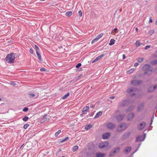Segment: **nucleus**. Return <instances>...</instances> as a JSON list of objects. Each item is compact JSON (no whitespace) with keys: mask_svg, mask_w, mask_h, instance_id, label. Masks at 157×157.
I'll list each match as a JSON object with an SVG mask.
<instances>
[{"mask_svg":"<svg viewBox=\"0 0 157 157\" xmlns=\"http://www.w3.org/2000/svg\"><path fill=\"white\" fill-rule=\"evenodd\" d=\"M15 59L14 54L13 53L8 54L6 57V61L9 63H12Z\"/></svg>","mask_w":157,"mask_h":157,"instance_id":"1","label":"nucleus"},{"mask_svg":"<svg viewBox=\"0 0 157 157\" xmlns=\"http://www.w3.org/2000/svg\"><path fill=\"white\" fill-rule=\"evenodd\" d=\"M127 128L126 125L124 123L120 124L117 128V130L120 132L124 130Z\"/></svg>","mask_w":157,"mask_h":157,"instance_id":"2","label":"nucleus"},{"mask_svg":"<svg viewBox=\"0 0 157 157\" xmlns=\"http://www.w3.org/2000/svg\"><path fill=\"white\" fill-rule=\"evenodd\" d=\"M143 69L144 71H146L145 74L148 73L149 72H152V69L151 68L150 66L147 64L144 65L143 67Z\"/></svg>","mask_w":157,"mask_h":157,"instance_id":"3","label":"nucleus"},{"mask_svg":"<svg viewBox=\"0 0 157 157\" xmlns=\"http://www.w3.org/2000/svg\"><path fill=\"white\" fill-rule=\"evenodd\" d=\"M105 124L108 128L110 129H113L116 127V125L111 122H107Z\"/></svg>","mask_w":157,"mask_h":157,"instance_id":"4","label":"nucleus"},{"mask_svg":"<svg viewBox=\"0 0 157 157\" xmlns=\"http://www.w3.org/2000/svg\"><path fill=\"white\" fill-rule=\"evenodd\" d=\"M131 132H127L124 133L122 136L121 138V140H124L127 139L130 135Z\"/></svg>","mask_w":157,"mask_h":157,"instance_id":"5","label":"nucleus"},{"mask_svg":"<svg viewBox=\"0 0 157 157\" xmlns=\"http://www.w3.org/2000/svg\"><path fill=\"white\" fill-rule=\"evenodd\" d=\"M142 83L141 81L140 80H133L131 82V84L134 86H138L140 85Z\"/></svg>","mask_w":157,"mask_h":157,"instance_id":"6","label":"nucleus"},{"mask_svg":"<svg viewBox=\"0 0 157 157\" xmlns=\"http://www.w3.org/2000/svg\"><path fill=\"white\" fill-rule=\"evenodd\" d=\"M108 143L106 141L100 143L99 146V147L100 148H103L107 147L108 145Z\"/></svg>","mask_w":157,"mask_h":157,"instance_id":"7","label":"nucleus"},{"mask_svg":"<svg viewBox=\"0 0 157 157\" xmlns=\"http://www.w3.org/2000/svg\"><path fill=\"white\" fill-rule=\"evenodd\" d=\"M119 147H117L114 149L110 153V156H112L114 155V154L117 152H118L120 150Z\"/></svg>","mask_w":157,"mask_h":157,"instance_id":"8","label":"nucleus"},{"mask_svg":"<svg viewBox=\"0 0 157 157\" xmlns=\"http://www.w3.org/2000/svg\"><path fill=\"white\" fill-rule=\"evenodd\" d=\"M146 123L144 122H142L138 126V129L139 130L143 129L145 127Z\"/></svg>","mask_w":157,"mask_h":157,"instance_id":"9","label":"nucleus"},{"mask_svg":"<svg viewBox=\"0 0 157 157\" xmlns=\"http://www.w3.org/2000/svg\"><path fill=\"white\" fill-rule=\"evenodd\" d=\"M110 135V134L109 132H107L103 134L102 135V138L104 139H108Z\"/></svg>","mask_w":157,"mask_h":157,"instance_id":"10","label":"nucleus"},{"mask_svg":"<svg viewBox=\"0 0 157 157\" xmlns=\"http://www.w3.org/2000/svg\"><path fill=\"white\" fill-rule=\"evenodd\" d=\"M124 118V116L122 115H119L117 116L116 119L118 121H121Z\"/></svg>","mask_w":157,"mask_h":157,"instance_id":"11","label":"nucleus"},{"mask_svg":"<svg viewBox=\"0 0 157 157\" xmlns=\"http://www.w3.org/2000/svg\"><path fill=\"white\" fill-rule=\"evenodd\" d=\"M38 94H29V96L30 98H36L38 96Z\"/></svg>","mask_w":157,"mask_h":157,"instance_id":"12","label":"nucleus"},{"mask_svg":"<svg viewBox=\"0 0 157 157\" xmlns=\"http://www.w3.org/2000/svg\"><path fill=\"white\" fill-rule=\"evenodd\" d=\"M132 148L130 147H126L124 151V152L126 153H129L131 150Z\"/></svg>","mask_w":157,"mask_h":157,"instance_id":"13","label":"nucleus"},{"mask_svg":"<svg viewBox=\"0 0 157 157\" xmlns=\"http://www.w3.org/2000/svg\"><path fill=\"white\" fill-rule=\"evenodd\" d=\"M129 103H130L129 100H126L123 102L121 104V106H124L128 105Z\"/></svg>","mask_w":157,"mask_h":157,"instance_id":"14","label":"nucleus"},{"mask_svg":"<svg viewBox=\"0 0 157 157\" xmlns=\"http://www.w3.org/2000/svg\"><path fill=\"white\" fill-rule=\"evenodd\" d=\"M143 136H138L136 138V141H143L144 140V139L143 138Z\"/></svg>","mask_w":157,"mask_h":157,"instance_id":"15","label":"nucleus"},{"mask_svg":"<svg viewBox=\"0 0 157 157\" xmlns=\"http://www.w3.org/2000/svg\"><path fill=\"white\" fill-rule=\"evenodd\" d=\"M89 109V107L88 106H86L85 107H84L82 111V112L84 114H86V112H87V111Z\"/></svg>","mask_w":157,"mask_h":157,"instance_id":"16","label":"nucleus"},{"mask_svg":"<svg viewBox=\"0 0 157 157\" xmlns=\"http://www.w3.org/2000/svg\"><path fill=\"white\" fill-rule=\"evenodd\" d=\"M156 87H157V85H155L153 86H151L149 88L148 91L149 92L153 91Z\"/></svg>","mask_w":157,"mask_h":157,"instance_id":"17","label":"nucleus"},{"mask_svg":"<svg viewBox=\"0 0 157 157\" xmlns=\"http://www.w3.org/2000/svg\"><path fill=\"white\" fill-rule=\"evenodd\" d=\"M136 90V88H131L128 89L127 90V92L128 93H130L132 92L135 91Z\"/></svg>","mask_w":157,"mask_h":157,"instance_id":"18","label":"nucleus"},{"mask_svg":"<svg viewBox=\"0 0 157 157\" xmlns=\"http://www.w3.org/2000/svg\"><path fill=\"white\" fill-rule=\"evenodd\" d=\"M102 112L101 111H100L97 113L94 117V119H96L98 118L99 117L101 116L102 114Z\"/></svg>","mask_w":157,"mask_h":157,"instance_id":"19","label":"nucleus"},{"mask_svg":"<svg viewBox=\"0 0 157 157\" xmlns=\"http://www.w3.org/2000/svg\"><path fill=\"white\" fill-rule=\"evenodd\" d=\"M144 106V104L143 103L140 104L138 106V111H140Z\"/></svg>","mask_w":157,"mask_h":157,"instance_id":"20","label":"nucleus"},{"mask_svg":"<svg viewBox=\"0 0 157 157\" xmlns=\"http://www.w3.org/2000/svg\"><path fill=\"white\" fill-rule=\"evenodd\" d=\"M105 154L100 153H98L96 155L97 157H104L105 156Z\"/></svg>","mask_w":157,"mask_h":157,"instance_id":"21","label":"nucleus"},{"mask_svg":"<svg viewBox=\"0 0 157 157\" xmlns=\"http://www.w3.org/2000/svg\"><path fill=\"white\" fill-rule=\"evenodd\" d=\"M134 114L133 113H131V114H130L128 118V120H131L132 118H133V117H134Z\"/></svg>","mask_w":157,"mask_h":157,"instance_id":"22","label":"nucleus"},{"mask_svg":"<svg viewBox=\"0 0 157 157\" xmlns=\"http://www.w3.org/2000/svg\"><path fill=\"white\" fill-rule=\"evenodd\" d=\"M72 11H68L66 13V15L68 17H70L72 15Z\"/></svg>","mask_w":157,"mask_h":157,"instance_id":"23","label":"nucleus"},{"mask_svg":"<svg viewBox=\"0 0 157 157\" xmlns=\"http://www.w3.org/2000/svg\"><path fill=\"white\" fill-rule=\"evenodd\" d=\"M115 40L113 39H112L110 41L109 45H112L113 44L115 43Z\"/></svg>","mask_w":157,"mask_h":157,"instance_id":"24","label":"nucleus"},{"mask_svg":"<svg viewBox=\"0 0 157 157\" xmlns=\"http://www.w3.org/2000/svg\"><path fill=\"white\" fill-rule=\"evenodd\" d=\"M36 54L38 56L39 60L41 61V57L39 53V52H36Z\"/></svg>","mask_w":157,"mask_h":157,"instance_id":"25","label":"nucleus"},{"mask_svg":"<svg viewBox=\"0 0 157 157\" xmlns=\"http://www.w3.org/2000/svg\"><path fill=\"white\" fill-rule=\"evenodd\" d=\"M92 127V125L90 124H88L85 126V129L86 130H88Z\"/></svg>","mask_w":157,"mask_h":157,"instance_id":"26","label":"nucleus"},{"mask_svg":"<svg viewBox=\"0 0 157 157\" xmlns=\"http://www.w3.org/2000/svg\"><path fill=\"white\" fill-rule=\"evenodd\" d=\"M78 147L77 146H75L73 147L72 148V150L73 152L76 151L78 149Z\"/></svg>","mask_w":157,"mask_h":157,"instance_id":"27","label":"nucleus"},{"mask_svg":"<svg viewBox=\"0 0 157 157\" xmlns=\"http://www.w3.org/2000/svg\"><path fill=\"white\" fill-rule=\"evenodd\" d=\"M70 94L69 93H67V94L64 95L62 97V98L63 99H65L66 98H67L69 95Z\"/></svg>","mask_w":157,"mask_h":157,"instance_id":"28","label":"nucleus"},{"mask_svg":"<svg viewBox=\"0 0 157 157\" xmlns=\"http://www.w3.org/2000/svg\"><path fill=\"white\" fill-rule=\"evenodd\" d=\"M103 36V33H101L100 34L98 35L97 36L96 38L98 40L101 38Z\"/></svg>","mask_w":157,"mask_h":157,"instance_id":"29","label":"nucleus"},{"mask_svg":"<svg viewBox=\"0 0 157 157\" xmlns=\"http://www.w3.org/2000/svg\"><path fill=\"white\" fill-rule=\"evenodd\" d=\"M141 44H140L139 40L136 41V45L137 47H139Z\"/></svg>","mask_w":157,"mask_h":157,"instance_id":"30","label":"nucleus"},{"mask_svg":"<svg viewBox=\"0 0 157 157\" xmlns=\"http://www.w3.org/2000/svg\"><path fill=\"white\" fill-rule=\"evenodd\" d=\"M104 56V54H102L101 55L97 57L96 58L98 60H100L101 58H102Z\"/></svg>","mask_w":157,"mask_h":157,"instance_id":"31","label":"nucleus"},{"mask_svg":"<svg viewBox=\"0 0 157 157\" xmlns=\"http://www.w3.org/2000/svg\"><path fill=\"white\" fill-rule=\"evenodd\" d=\"M134 71V69H131L130 70L127 71V73L128 74H130L132 73Z\"/></svg>","mask_w":157,"mask_h":157,"instance_id":"32","label":"nucleus"},{"mask_svg":"<svg viewBox=\"0 0 157 157\" xmlns=\"http://www.w3.org/2000/svg\"><path fill=\"white\" fill-rule=\"evenodd\" d=\"M151 63L153 65H155L157 64V60H155L151 62Z\"/></svg>","mask_w":157,"mask_h":157,"instance_id":"33","label":"nucleus"},{"mask_svg":"<svg viewBox=\"0 0 157 157\" xmlns=\"http://www.w3.org/2000/svg\"><path fill=\"white\" fill-rule=\"evenodd\" d=\"M29 119V117H25L22 119L24 121H26Z\"/></svg>","mask_w":157,"mask_h":157,"instance_id":"34","label":"nucleus"},{"mask_svg":"<svg viewBox=\"0 0 157 157\" xmlns=\"http://www.w3.org/2000/svg\"><path fill=\"white\" fill-rule=\"evenodd\" d=\"M61 132V131L60 130H59L57 132H56L55 134V136H57Z\"/></svg>","mask_w":157,"mask_h":157,"instance_id":"35","label":"nucleus"},{"mask_svg":"<svg viewBox=\"0 0 157 157\" xmlns=\"http://www.w3.org/2000/svg\"><path fill=\"white\" fill-rule=\"evenodd\" d=\"M98 39L96 38H94V39L91 42V43L92 44L94 43V42L97 41L98 40Z\"/></svg>","mask_w":157,"mask_h":157,"instance_id":"36","label":"nucleus"},{"mask_svg":"<svg viewBox=\"0 0 157 157\" xmlns=\"http://www.w3.org/2000/svg\"><path fill=\"white\" fill-rule=\"evenodd\" d=\"M34 47L36 49V52H39V49L38 46L37 45H35Z\"/></svg>","mask_w":157,"mask_h":157,"instance_id":"37","label":"nucleus"},{"mask_svg":"<svg viewBox=\"0 0 157 157\" xmlns=\"http://www.w3.org/2000/svg\"><path fill=\"white\" fill-rule=\"evenodd\" d=\"M68 139V137H66L64 139L62 140L61 141V142H63L65 141H66V140H67Z\"/></svg>","mask_w":157,"mask_h":157,"instance_id":"38","label":"nucleus"},{"mask_svg":"<svg viewBox=\"0 0 157 157\" xmlns=\"http://www.w3.org/2000/svg\"><path fill=\"white\" fill-rule=\"evenodd\" d=\"M29 126V124H25L24 126V129H26Z\"/></svg>","mask_w":157,"mask_h":157,"instance_id":"39","label":"nucleus"},{"mask_svg":"<svg viewBox=\"0 0 157 157\" xmlns=\"http://www.w3.org/2000/svg\"><path fill=\"white\" fill-rule=\"evenodd\" d=\"M144 59L143 58H139L138 60V61L139 63H141L142 62V61Z\"/></svg>","mask_w":157,"mask_h":157,"instance_id":"40","label":"nucleus"},{"mask_svg":"<svg viewBox=\"0 0 157 157\" xmlns=\"http://www.w3.org/2000/svg\"><path fill=\"white\" fill-rule=\"evenodd\" d=\"M78 14L80 17H81L82 16V13L81 11L79 10L78 12Z\"/></svg>","mask_w":157,"mask_h":157,"instance_id":"41","label":"nucleus"},{"mask_svg":"<svg viewBox=\"0 0 157 157\" xmlns=\"http://www.w3.org/2000/svg\"><path fill=\"white\" fill-rule=\"evenodd\" d=\"M154 31L153 30H151L149 32V33L151 34L152 35L154 33Z\"/></svg>","mask_w":157,"mask_h":157,"instance_id":"42","label":"nucleus"},{"mask_svg":"<svg viewBox=\"0 0 157 157\" xmlns=\"http://www.w3.org/2000/svg\"><path fill=\"white\" fill-rule=\"evenodd\" d=\"M81 66V64L80 63H78L76 66V67L78 68Z\"/></svg>","mask_w":157,"mask_h":157,"instance_id":"43","label":"nucleus"},{"mask_svg":"<svg viewBox=\"0 0 157 157\" xmlns=\"http://www.w3.org/2000/svg\"><path fill=\"white\" fill-rule=\"evenodd\" d=\"M28 110V109L27 107L23 109V111L24 112H27Z\"/></svg>","mask_w":157,"mask_h":157,"instance_id":"44","label":"nucleus"},{"mask_svg":"<svg viewBox=\"0 0 157 157\" xmlns=\"http://www.w3.org/2000/svg\"><path fill=\"white\" fill-rule=\"evenodd\" d=\"M134 106H132V107H130L129 108V109L128 110V111H131V110H132L134 109Z\"/></svg>","mask_w":157,"mask_h":157,"instance_id":"45","label":"nucleus"},{"mask_svg":"<svg viewBox=\"0 0 157 157\" xmlns=\"http://www.w3.org/2000/svg\"><path fill=\"white\" fill-rule=\"evenodd\" d=\"M150 48V46L149 45H147L145 46L144 49H145L146 50V49H147L148 48Z\"/></svg>","mask_w":157,"mask_h":157,"instance_id":"46","label":"nucleus"},{"mask_svg":"<svg viewBox=\"0 0 157 157\" xmlns=\"http://www.w3.org/2000/svg\"><path fill=\"white\" fill-rule=\"evenodd\" d=\"M40 71H45V69L44 68H41L40 69Z\"/></svg>","mask_w":157,"mask_h":157,"instance_id":"47","label":"nucleus"},{"mask_svg":"<svg viewBox=\"0 0 157 157\" xmlns=\"http://www.w3.org/2000/svg\"><path fill=\"white\" fill-rule=\"evenodd\" d=\"M30 52L31 54H33V50L32 48L30 49Z\"/></svg>","mask_w":157,"mask_h":157,"instance_id":"48","label":"nucleus"},{"mask_svg":"<svg viewBox=\"0 0 157 157\" xmlns=\"http://www.w3.org/2000/svg\"><path fill=\"white\" fill-rule=\"evenodd\" d=\"M11 84L13 86H15L16 85V83L15 82H11Z\"/></svg>","mask_w":157,"mask_h":157,"instance_id":"49","label":"nucleus"},{"mask_svg":"<svg viewBox=\"0 0 157 157\" xmlns=\"http://www.w3.org/2000/svg\"><path fill=\"white\" fill-rule=\"evenodd\" d=\"M98 60L97 58H96L92 62V63H94Z\"/></svg>","mask_w":157,"mask_h":157,"instance_id":"50","label":"nucleus"},{"mask_svg":"<svg viewBox=\"0 0 157 157\" xmlns=\"http://www.w3.org/2000/svg\"><path fill=\"white\" fill-rule=\"evenodd\" d=\"M140 144H139V146H138V147L137 149H136V150L135 151H134L133 152V154L135 152H136V151L138 150V148L140 147Z\"/></svg>","mask_w":157,"mask_h":157,"instance_id":"51","label":"nucleus"},{"mask_svg":"<svg viewBox=\"0 0 157 157\" xmlns=\"http://www.w3.org/2000/svg\"><path fill=\"white\" fill-rule=\"evenodd\" d=\"M139 65V64L138 63H136L134 64V66L135 67H137V66Z\"/></svg>","mask_w":157,"mask_h":157,"instance_id":"52","label":"nucleus"},{"mask_svg":"<svg viewBox=\"0 0 157 157\" xmlns=\"http://www.w3.org/2000/svg\"><path fill=\"white\" fill-rule=\"evenodd\" d=\"M154 116H153V117L151 118V124L153 122V119H154Z\"/></svg>","mask_w":157,"mask_h":157,"instance_id":"53","label":"nucleus"},{"mask_svg":"<svg viewBox=\"0 0 157 157\" xmlns=\"http://www.w3.org/2000/svg\"><path fill=\"white\" fill-rule=\"evenodd\" d=\"M90 108H93L94 107V105H91L90 106Z\"/></svg>","mask_w":157,"mask_h":157,"instance_id":"54","label":"nucleus"},{"mask_svg":"<svg viewBox=\"0 0 157 157\" xmlns=\"http://www.w3.org/2000/svg\"><path fill=\"white\" fill-rule=\"evenodd\" d=\"M152 22V19H151V18L150 20H149V22H151V23Z\"/></svg>","mask_w":157,"mask_h":157,"instance_id":"55","label":"nucleus"},{"mask_svg":"<svg viewBox=\"0 0 157 157\" xmlns=\"http://www.w3.org/2000/svg\"><path fill=\"white\" fill-rule=\"evenodd\" d=\"M110 98L111 99H114L115 98L114 96H112L109 98Z\"/></svg>","mask_w":157,"mask_h":157,"instance_id":"56","label":"nucleus"},{"mask_svg":"<svg viewBox=\"0 0 157 157\" xmlns=\"http://www.w3.org/2000/svg\"><path fill=\"white\" fill-rule=\"evenodd\" d=\"M123 59H125V55L124 54L123 55Z\"/></svg>","mask_w":157,"mask_h":157,"instance_id":"57","label":"nucleus"},{"mask_svg":"<svg viewBox=\"0 0 157 157\" xmlns=\"http://www.w3.org/2000/svg\"><path fill=\"white\" fill-rule=\"evenodd\" d=\"M117 30V28H114L113 29V31H116Z\"/></svg>","mask_w":157,"mask_h":157,"instance_id":"58","label":"nucleus"},{"mask_svg":"<svg viewBox=\"0 0 157 157\" xmlns=\"http://www.w3.org/2000/svg\"><path fill=\"white\" fill-rule=\"evenodd\" d=\"M144 138L143 139H144L145 137H146V135L145 134H144Z\"/></svg>","mask_w":157,"mask_h":157,"instance_id":"59","label":"nucleus"},{"mask_svg":"<svg viewBox=\"0 0 157 157\" xmlns=\"http://www.w3.org/2000/svg\"><path fill=\"white\" fill-rule=\"evenodd\" d=\"M136 31H137L138 30V29L137 28H136Z\"/></svg>","mask_w":157,"mask_h":157,"instance_id":"60","label":"nucleus"},{"mask_svg":"<svg viewBox=\"0 0 157 157\" xmlns=\"http://www.w3.org/2000/svg\"><path fill=\"white\" fill-rule=\"evenodd\" d=\"M155 24H156V25H157V21H156V22H155Z\"/></svg>","mask_w":157,"mask_h":157,"instance_id":"61","label":"nucleus"},{"mask_svg":"<svg viewBox=\"0 0 157 157\" xmlns=\"http://www.w3.org/2000/svg\"><path fill=\"white\" fill-rule=\"evenodd\" d=\"M59 151H61V149H59Z\"/></svg>","mask_w":157,"mask_h":157,"instance_id":"62","label":"nucleus"},{"mask_svg":"<svg viewBox=\"0 0 157 157\" xmlns=\"http://www.w3.org/2000/svg\"><path fill=\"white\" fill-rule=\"evenodd\" d=\"M40 1H45V0H40Z\"/></svg>","mask_w":157,"mask_h":157,"instance_id":"63","label":"nucleus"},{"mask_svg":"<svg viewBox=\"0 0 157 157\" xmlns=\"http://www.w3.org/2000/svg\"><path fill=\"white\" fill-rule=\"evenodd\" d=\"M1 99L0 98V101H1Z\"/></svg>","mask_w":157,"mask_h":157,"instance_id":"64","label":"nucleus"}]
</instances>
